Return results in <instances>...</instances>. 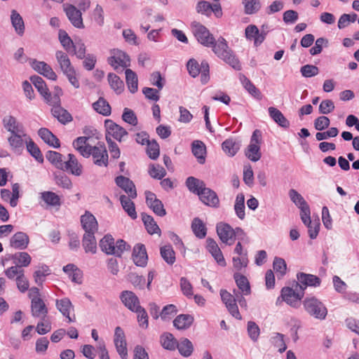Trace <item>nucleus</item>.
I'll return each mask as SVG.
<instances>
[{
	"mask_svg": "<svg viewBox=\"0 0 359 359\" xmlns=\"http://www.w3.org/2000/svg\"><path fill=\"white\" fill-rule=\"evenodd\" d=\"M111 54L112 55L108 58V63L117 72L119 67L126 68L130 66V57L126 53L118 49H114L111 50Z\"/></svg>",
	"mask_w": 359,
	"mask_h": 359,
	"instance_id": "obj_10",
	"label": "nucleus"
},
{
	"mask_svg": "<svg viewBox=\"0 0 359 359\" xmlns=\"http://www.w3.org/2000/svg\"><path fill=\"white\" fill-rule=\"evenodd\" d=\"M41 198L49 206H60L61 205L60 198L53 191H43L41 193Z\"/></svg>",
	"mask_w": 359,
	"mask_h": 359,
	"instance_id": "obj_43",
	"label": "nucleus"
},
{
	"mask_svg": "<svg viewBox=\"0 0 359 359\" xmlns=\"http://www.w3.org/2000/svg\"><path fill=\"white\" fill-rule=\"evenodd\" d=\"M160 253L163 260L168 264L172 265L175 262V252L170 245L161 247Z\"/></svg>",
	"mask_w": 359,
	"mask_h": 359,
	"instance_id": "obj_49",
	"label": "nucleus"
},
{
	"mask_svg": "<svg viewBox=\"0 0 359 359\" xmlns=\"http://www.w3.org/2000/svg\"><path fill=\"white\" fill-rule=\"evenodd\" d=\"M106 135H128V132L123 128L117 125L111 120H106L104 122Z\"/></svg>",
	"mask_w": 359,
	"mask_h": 359,
	"instance_id": "obj_45",
	"label": "nucleus"
},
{
	"mask_svg": "<svg viewBox=\"0 0 359 359\" xmlns=\"http://www.w3.org/2000/svg\"><path fill=\"white\" fill-rule=\"evenodd\" d=\"M244 11L247 15H252L257 13L261 8V4L259 0H243Z\"/></svg>",
	"mask_w": 359,
	"mask_h": 359,
	"instance_id": "obj_54",
	"label": "nucleus"
},
{
	"mask_svg": "<svg viewBox=\"0 0 359 359\" xmlns=\"http://www.w3.org/2000/svg\"><path fill=\"white\" fill-rule=\"evenodd\" d=\"M142 219L144 224V226L150 234L158 233L161 232L160 228L154 221V218L146 214L142 213Z\"/></svg>",
	"mask_w": 359,
	"mask_h": 359,
	"instance_id": "obj_44",
	"label": "nucleus"
},
{
	"mask_svg": "<svg viewBox=\"0 0 359 359\" xmlns=\"http://www.w3.org/2000/svg\"><path fill=\"white\" fill-rule=\"evenodd\" d=\"M210 47L218 57L229 64L234 69H241V64L238 60L236 58L224 38L220 36L217 41L215 39L214 43Z\"/></svg>",
	"mask_w": 359,
	"mask_h": 359,
	"instance_id": "obj_2",
	"label": "nucleus"
},
{
	"mask_svg": "<svg viewBox=\"0 0 359 359\" xmlns=\"http://www.w3.org/2000/svg\"><path fill=\"white\" fill-rule=\"evenodd\" d=\"M81 223L85 233H95L98 229V224L95 216L90 212L86 211V213L81 217Z\"/></svg>",
	"mask_w": 359,
	"mask_h": 359,
	"instance_id": "obj_21",
	"label": "nucleus"
},
{
	"mask_svg": "<svg viewBox=\"0 0 359 359\" xmlns=\"http://www.w3.org/2000/svg\"><path fill=\"white\" fill-rule=\"evenodd\" d=\"M65 12L73 26L79 29L84 28L83 23L82 14L80 10L77 9L73 5H67L64 8Z\"/></svg>",
	"mask_w": 359,
	"mask_h": 359,
	"instance_id": "obj_15",
	"label": "nucleus"
},
{
	"mask_svg": "<svg viewBox=\"0 0 359 359\" xmlns=\"http://www.w3.org/2000/svg\"><path fill=\"white\" fill-rule=\"evenodd\" d=\"M147 154L151 159H156L159 156V146L155 140H147Z\"/></svg>",
	"mask_w": 359,
	"mask_h": 359,
	"instance_id": "obj_57",
	"label": "nucleus"
},
{
	"mask_svg": "<svg viewBox=\"0 0 359 359\" xmlns=\"http://www.w3.org/2000/svg\"><path fill=\"white\" fill-rule=\"evenodd\" d=\"M68 160H65L62 170L68 171L72 175L80 176L82 174V166L74 154H68Z\"/></svg>",
	"mask_w": 359,
	"mask_h": 359,
	"instance_id": "obj_26",
	"label": "nucleus"
},
{
	"mask_svg": "<svg viewBox=\"0 0 359 359\" xmlns=\"http://www.w3.org/2000/svg\"><path fill=\"white\" fill-rule=\"evenodd\" d=\"M196 10L198 13L209 17L212 13V4L206 1H200L196 4Z\"/></svg>",
	"mask_w": 359,
	"mask_h": 359,
	"instance_id": "obj_61",
	"label": "nucleus"
},
{
	"mask_svg": "<svg viewBox=\"0 0 359 359\" xmlns=\"http://www.w3.org/2000/svg\"><path fill=\"white\" fill-rule=\"evenodd\" d=\"M129 196L122 195L120 196V201L123 210L127 212L128 216L135 219L137 218V212L134 203Z\"/></svg>",
	"mask_w": 359,
	"mask_h": 359,
	"instance_id": "obj_38",
	"label": "nucleus"
},
{
	"mask_svg": "<svg viewBox=\"0 0 359 359\" xmlns=\"http://www.w3.org/2000/svg\"><path fill=\"white\" fill-rule=\"evenodd\" d=\"M29 79L34 84V87L37 89L38 92L43 97L44 100L46 101V98L50 96V92L43 79L39 76L35 75L30 76Z\"/></svg>",
	"mask_w": 359,
	"mask_h": 359,
	"instance_id": "obj_33",
	"label": "nucleus"
},
{
	"mask_svg": "<svg viewBox=\"0 0 359 359\" xmlns=\"http://www.w3.org/2000/svg\"><path fill=\"white\" fill-rule=\"evenodd\" d=\"M55 57L63 74L68 73L69 70L74 69L68 55L65 53L62 50H57L55 53Z\"/></svg>",
	"mask_w": 359,
	"mask_h": 359,
	"instance_id": "obj_32",
	"label": "nucleus"
},
{
	"mask_svg": "<svg viewBox=\"0 0 359 359\" xmlns=\"http://www.w3.org/2000/svg\"><path fill=\"white\" fill-rule=\"evenodd\" d=\"M116 184L121 188L131 198L137 197V191L135 184L128 177L120 175L115 179Z\"/></svg>",
	"mask_w": 359,
	"mask_h": 359,
	"instance_id": "obj_19",
	"label": "nucleus"
},
{
	"mask_svg": "<svg viewBox=\"0 0 359 359\" xmlns=\"http://www.w3.org/2000/svg\"><path fill=\"white\" fill-rule=\"evenodd\" d=\"M149 173L154 179L161 180L166 175L165 170L160 165H151Z\"/></svg>",
	"mask_w": 359,
	"mask_h": 359,
	"instance_id": "obj_63",
	"label": "nucleus"
},
{
	"mask_svg": "<svg viewBox=\"0 0 359 359\" xmlns=\"http://www.w3.org/2000/svg\"><path fill=\"white\" fill-rule=\"evenodd\" d=\"M46 157L55 168L60 170L62 169L65 160L63 159V156L61 154L57 151H48L46 154Z\"/></svg>",
	"mask_w": 359,
	"mask_h": 359,
	"instance_id": "obj_46",
	"label": "nucleus"
},
{
	"mask_svg": "<svg viewBox=\"0 0 359 359\" xmlns=\"http://www.w3.org/2000/svg\"><path fill=\"white\" fill-rule=\"evenodd\" d=\"M298 282L296 287H299L300 290H304L308 286L317 287L320 284V279L316 276L312 274H307L304 273H299L297 274Z\"/></svg>",
	"mask_w": 359,
	"mask_h": 359,
	"instance_id": "obj_17",
	"label": "nucleus"
},
{
	"mask_svg": "<svg viewBox=\"0 0 359 359\" xmlns=\"http://www.w3.org/2000/svg\"><path fill=\"white\" fill-rule=\"evenodd\" d=\"M128 279L135 287L140 290L144 289L145 279L143 276H138L135 273H130L128 276Z\"/></svg>",
	"mask_w": 359,
	"mask_h": 359,
	"instance_id": "obj_64",
	"label": "nucleus"
},
{
	"mask_svg": "<svg viewBox=\"0 0 359 359\" xmlns=\"http://www.w3.org/2000/svg\"><path fill=\"white\" fill-rule=\"evenodd\" d=\"M11 20L17 34L22 36L25 32V24L21 15L16 11L13 10L11 13Z\"/></svg>",
	"mask_w": 359,
	"mask_h": 359,
	"instance_id": "obj_41",
	"label": "nucleus"
},
{
	"mask_svg": "<svg viewBox=\"0 0 359 359\" xmlns=\"http://www.w3.org/2000/svg\"><path fill=\"white\" fill-rule=\"evenodd\" d=\"M14 263L20 268L27 267L31 263V256L26 252H16L12 256Z\"/></svg>",
	"mask_w": 359,
	"mask_h": 359,
	"instance_id": "obj_47",
	"label": "nucleus"
},
{
	"mask_svg": "<svg viewBox=\"0 0 359 359\" xmlns=\"http://www.w3.org/2000/svg\"><path fill=\"white\" fill-rule=\"evenodd\" d=\"M194 317L189 314H180L173 320V325L177 330H187L194 323Z\"/></svg>",
	"mask_w": 359,
	"mask_h": 359,
	"instance_id": "obj_31",
	"label": "nucleus"
},
{
	"mask_svg": "<svg viewBox=\"0 0 359 359\" xmlns=\"http://www.w3.org/2000/svg\"><path fill=\"white\" fill-rule=\"evenodd\" d=\"M22 136H10L8 142L15 151V152L20 153L26 145L25 140L22 138Z\"/></svg>",
	"mask_w": 359,
	"mask_h": 359,
	"instance_id": "obj_56",
	"label": "nucleus"
},
{
	"mask_svg": "<svg viewBox=\"0 0 359 359\" xmlns=\"http://www.w3.org/2000/svg\"><path fill=\"white\" fill-rule=\"evenodd\" d=\"M32 314L34 317L40 318L44 320L48 314V309L45 303L39 297H34L32 299Z\"/></svg>",
	"mask_w": 359,
	"mask_h": 359,
	"instance_id": "obj_22",
	"label": "nucleus"
},
{
	"mask_svg": "<svg viewBox=\"0 0 359 359\" xmlns=\"http://www.w3.org/2000/svg\"><path fill=\"white\" fill-rule=\"evenodd\" d=\"M222 147L226 155L232 157L235 156L240 149V144L239 142L230 138L225 140L222 143Z\"/></svg>",
	"mask_w": 359,
	"mask_h": 359,
	"instance_id": "obj_42",
	"label": "nucleus"
},
{
	"mask_svg": "<svg viewBox=\"0 0 359 359\" xmlns=\"http://www.w3.org/2000/svg\"><path fill=\"white\" fill-rule=\"evenodd\" d=\"M82 245L86 253L90 252L95 254L97 251V242L95 237V233H84Z\"/></svg>",
	"mask_w": 359,
	"mask_h": 359,
	"instance_id": "obj_35",
	"label": "nucleus"
},
{
	"mask_svg": "<svg viewBox=\"0 0 359 359\" xmlns=\"http://www.w3.org/2000/svg\"><path fill=\"white\" fill-rule=\"evenodd\" d=\"M268 28V25L264 24L261 27V31L256 25H250L245 28V37L249 40H253L255 46H258L264 41L267 31L264 30V27Z\"/></svg>",
	"mask_w": 359,
	"mask_h": 359,
	"instance_id": "obj_8",
	"label": "nucleus"
},
{
	"mask_svg": "<svg viewBox=\"0 0 359 359\" xmlns=\"http://www.w3.org/2000/svg\"><path fill=\"white\" fill-rule=\"evenodd\" d=\"M288 195L292 203L299 209L308 206L306 201L304 197L295 189H291L288 191Z\"/></svg>",
	"mask_w": 359,
	"mask_h": 359,
	"instance_id": "obj_53",
	"label": "nucleus"
},
{
	"mask_svg": "<svg viewBox=\"0 0 359 359\" xmlns=\"http://www.w3.org/2000/svg\"><path fill=\"white\" fill-rule=\"evenodd\" d=\"M234 211L240 219L243 220L245 219V196L243 194L237 195L234 204Z\"/></svg>",
	"mask_w": 359,
	"mask_h": 359,
	"instance_id": "obj_48",
	"label": "nucleus"
},
{
	"mask_svg": "<svg viewBox=\"0 0 359 359\" xmlns=\"http://www.w3.org/2000/svg\"><path fill=\"white\" fill-rule=\"evenodd\" d=\"M193 34L198 43L205 47H210L214 43L215 37L209 29L201 23L194 21L191 25Z\"/></svg>",
	"mask_w": 359,
	"mask_h": 359,
	"instance_id": "obj_5",
	"label": "nucleus"
},
{
	"mask_svg": "<svg viewBox=\"0 0 359 359\" xmlns=\"http://www.w3.org/2000/svg\"><path fill=\"white\" fill-rule=\"evenodd\" d=\"M273 268L280 277H283L286 273L287 265L283 258L275 257L273 262Z\"/></svg>",
	"mask_w": 359,
	"mask_h": 359,
	"instance_id": "obj_60",
	"label": "nucleus"
},
{
	"mask_svg": "<svg viewBox=\"0 0 359 359\" xmlns=\"http://www.w3.org/2000/svg\"><path fill=\"white\" fill-rule=\"evenodd\" d=\"M296 289L297 287H296ZM304 292L300 290V292L294 290L292 287H285L281 290L280 297L282 301L285 302L290 306L297 308L299 305V301L304 297Z\"/></svg>",
	"mask_w": 359,
	"mask_h": 359,
	"instance_id": "obj_9",
	"label": "nucleus"
},
{
	"mask_svg": "<svg viewBox=\"0 0 359 359\" xmlns=\"http://www.w3.org/2000/svg\"><path fill=\"white\" fill-rule=\"evenodd\" d=\"M192 153L197 158L200 164L205 161L206 147L205 144L200 140H195L192 143Z\"/></svg>",
	"mask_w": 359,
	"mask_h": 359,
	"instance_id": "obj_29",
	"label": "nucleus"
},
{
	"mask_svg": "<svg viewBox=\"0 0 359 359\" xmlns=\"http://www.w3.org/2000/svg\"><path fill=\"white\" fill-rule=\"evenodd\" d=\"M120 299L124 306L130 311L134 312L140 309V303L137 296L132 291L123 290L120 294Z\"/></svg>",
	"mask_w": 359,
	"mask_h": 359,
	"instance_id": "obj_13",
	"label": "nucleus"
},
{
	"mask_svg": "<svg viewBox=\"0 0 359 359\" xmlns=\"http://www.w3.org/2000/svg\"><path fill=\"white\" fill-rule=\"evenodd\" d=\"M55 305L58 311L68 319L69 323L75 321V316L74 315L73 317L70 316V312L74 310V306L69 299L62 298L61 299H57Z\"/></svg>",
	"mask_w": 359,
	"mask_h": 359,
	"instance_id": "obj_24",
	"label": "nucleus"
},
{
	"mask_svg": "<svg viewBox=\"0 0 359 359\" xmlns=\"http://www.w3.org/2000/svg\"><path fill=\"white\" fill-rule=\"evenodd\" d=\"M29 243L28 235L22 231H18L13 234L10 238V246L16 250H25Z\"/></svg>",
	"mask_w": 359,
	"mask_h": 359,
	"instance_id": "obj_20",
	"label": "nucleus"
},
{
	"mask_svg": "<svg viewBox=\"0 0 359 359\" xmlns=\"http://www.w3.org/2000/svg\"><path fill=\"white\" fill-rule=\"evenodd\" d=\"M206 243L208 250L214 257L217 263L222 266H225L226 264V261L216 241L212 238H208Z\"/></svg>",
	"mask_w": 359,
	"mask_h": 359,
	"instance_id": "obj_23",
	"label": "nucleus"
},
{
	"mask_svg": "<svg viewBox=\"0 0 359 359\" xmlns=\"http://www.w3.org/2000/svg\"><path fill=\"white\" fill-rule=\"evenodd\" d=\"M248 334L250 339L256 342L260 334V329L259 326L253 321H249L247 326Z\"/></svg>",
	"mask_w": 359,
	"mask_h": 359,
	"instance_id": "obj_59",
	"label": "nucleus"
},
{
	"mask_svg": "<svg viewBox=\"0 0 359 359\" xmlns=\"http://www.w3.org/2000/svg\"><path fill=\"white\" fill-rule=\"evenodd\" d=\"M200 200L205 205L217 208L219 205V199L215 191L205 187L198 195Z\"/></svg>",
	"mask_w": 359,
	"mask_h": 359,
	"instance_id": "obj_18",
	"label": "nucleus"
},
{
	"mask_svg": "<svg viewBox=\"0 0 359 359\" xmlns=\"http://www.w3.org/2000/svg\"><path fill=\"white\" fill-rule=\"evenodd\" d=\"M126 80L130 93H135L138 89V79L137 76L135 72L130 69H126Z\"/></svg>",
	"mask_w": 359,
	"mask_h": 359,
	"instance_id": "obj_39",
	"label": "nucleus"
},
{
	"mask_svg": "<svg viewBox=\"0 0 359 359\" xmlns=\"http://www.w3.org/2000/svg\"><path fill=\"white\" fill-rule=\"evenodd\" d=\"M133 259L134 263L141 267L147 265L148 257L146 248L142 244H137L133 248Z\"/></svg>",
	"mask_w": 359,
	"mask_h": 359,
	"instance_id": "obj_25",
	"label": "nucleus"
},
{
	"mask_svg": "<svg viewBox=\"0 0 359 359\" xmlns=\"http://www.w3.org/2000/svg\"><path fill=\"white\" fill-rule=\"evenodd\" d=\"M271 341L275 346L278 347V351L280 353H283L287 348L283 334L275 333L274 336L271 337Z\"/></svg>",
	"mask_w": 359,
	"mask_h": 359,
	"instance_id": "obj_62",
	"label": "nucleus"
},
{
	"mask_svg": "<svg viewBox=\"0 0 359 359\" xmlns=\"http://www.w3.org/2000/svg\"><path fill=\"white\" fill-rule=\"evenodd\" d=\"M161 343L163 347L168 350H175L177 347L178 342L170 333H164L161 337Z\"/></svg>",
	"mask_w": 359,
	"mask_h": 359,
	"instance_id": "obj_51",
	"label": "nucleus"
},
{
	"mask_svg": "<svg viewBox=\"0 0 359 359\" xmlns=\"http://www.w3.org/2000/svg\"><path fill=\"white\" fill-rule=\"evenodd\" d=\"M216 230L220 240L226 245H232L235 240L234 229L226 223L219 222L217 224Z\"/></svg>",
	"mask_w": 359,
	"mask_h": 359,
	"instance_id": "obj_11",
	"label": "nucleus"
},
{
	"mask_svg": "<svg viewBox=\"0 0 359 359\" xmlns=\"http://www.w3.org/2000/svg\"><path fill=\"white\" fill-rule=\"evenodd\" d=\"M100 247L106 254L114 255L117 257H121L125 250H130V245H127L123 240L119 239L115 243L114 238L109 234L104 236L100 240Z\"/></svg>",
	"mask_w": 359,
	"mask_h": 359,
	"instance_id": "obj_4",
	"label": "nucleus"
},
{
	"mask_svg": "<svg viewBox=\"0 0 359 359\" xmlns=\"http://www.w3.org/2000/svg\"><path fill=\"white\" fill-rule=\"evenodd\" d=\"M79 59H83L86 55V46L81 39L76 40L71 53Z\"/></svg>",
	"mask_w": 359,
	"mask_h": 359,
	"instance_id": "obj_58",
	"label": "nucleus"
},
{
	"mask_svg": "<svg viewBox=\"0 0 359 359\" xmlns=\"http://www.w3.org/2000/svg\"><path fill=\"white\" fill-rule=\"evenodd\" d=\"M262 136H252L249 145L245 151L246 157L252 162L258 161L262 157Z\"/></svg>",
	"mask_w": 359,
	"mask_h": 359,
	"instance_id": "obj_7",
	"label": "nucleus"
},
{
	"mask_svg": "<svg viewBox=\"0 0 359 359\" xmlns=\"http://www.w3.org/2000/svg\"><path fill=\"white\" fill-rule=\"evenodd\" d=\"M180 354L184 357H189L194 351V346L191 341L185 338L181 340L177 344V347Z\"/></svg>",
	"mask_w": 359,
	"mask_h": 359,
	"instance_id": "obj_55",
	"label": "nucleus"
},
{
	"mask_svg": "<svg viewBox=\"0 0 359 359\" xmlns=\"http://www.w3.org/2000/svg\"><path fill=\"white\" fill-rule=\"evenodd\" d=\"M220 296L222 302L226 305V309L231 316L236 319L241 320L242 317L239 313L238 306L235 303L233 294H231L226 290H221Z\"/></svg>",
	"mask_w": 359,
	"mask_h": 359,
	"instance_id": "obj_12",
	"label": "nucleus"
},
{
	"mask_svg": "<svg viewBox=\"0 0 359 359\" xmlns=\"http://www.w3.org/2000/svg\"><path fill=\"white\" fill-rule=\"evenodd\" d=\"M31 66L39 74L43 75L47 79L53 81H55L57 79L56 74L53 72L51 67L45 62L32 60Z\"/></svg>",
	"mask_w": 359,
	"mask_h": 359,
	"instance_id": "obj_16",
	"label": "nucleus"
},
{
	"mask_svg": "<svg viewBox=\"0 0 359 359\" xmlns=\"http://www.w3.org/2000/svg\"><path fill=\"white\" fill-rule=\"evenodd\" d=\"M109 84L116 94H121L124 90L123 81L115 74L109 73L107 76Z\"/></svg>",
	"mask_w": 359,
	"mask_h": 359,
	"instance_id": "obj_40",
	"label": "nucleus"
},
{
	"mask_svg": "<svg viewBox=\"0 0 359 359\" xmlns=\"http://www.w3.org/2000/svg\"><path fill=\"white\" fill-rule=\"evenodd\" d=\"M50 105L53 107L51 109L53 116L60 123H66L72 121V117L71 114L66 109L62 108L60 104Z\"/></svg>",
	"mask_w": 359,
	"mask_h": 359,
	"instance_id": "obj_28",
	"label": "nucleus"
},
{
	"mask_svg": "<svg viewBox=\"0 0 359 359\" xmlns=\"http://www.w3.org/2000/svg\"><path fill=\"white\" fill-rule=\"evenodd\" d=\"M93 108L97 112L104 116H109L111 114V107L103 97H100L97 102L93 103Z\"/></svg>",
	"mask_w": 359,
	"mask_h": 359,
	"instance_id": "obj_52",
	"label": "nucleus"
},
{
	"mask_svg": "<svg viewBox=\"0 0 359 359\" xmlns=\"http://www.w3.org/2000/svg\"><path fill=\"white\" fill-rule=\"evenodd\" d=\"M4 127L12 135H19L24 133V128L16 118L13 116H6L3 119Z\"/></svg>",
	"mask_w": 359,
	"mask_h": 359,
	"instance_id": "obj_27",
	"label": "nucleus"
},
{
	"mask_svg": "<svg viewBox=\"0 0 359 359\" xmlns=\"http://www.w3.org/2000/svg\"><path fill=\"white\" fill-rule=\"evenodd\" d=\"M305 311L311 317L323 320L327 316V309L320 299L316 297H307L303 301Z\"/></svg>",
	"mask_w": 359,
	"mask_h": 359,
	"instance_id": "obj_3",
	"label": "nucleus"
},
{
	"mask_svg": "<svg viewBox=\"0 0 359 359\" xmlns=\"http://www.w3.org/2000/svg\"><path fill=\"white\" fill-rule=\"evenodd\" d=\"M187 66L189 73L192 77L195 78L201 73V82L206 83L208 81L210 67L208 62L202 61L201 65H199L195 59H190Z\"/></svg>",
	"mask_w": 359,
	"mask_h": 359,
	"instance_id": "obj_6",
	"label": "nucleus"
},
{
	"mask_svg": "<svg viewBox=\"0 0 359 359\" xmlns=\"http://www.w3.org/2000/svg\"><path fill=\"white\" fill-rule=\"evenodd\" d=\"M145 194L146 203L153 212L158 216H165L166 215V211L161 201L158 199L156 195L151 191H147L145 192Z\"/></svg>",
	"mask_w": 359,
	"mask_h": 359,
	"instance_id": "obj_14",
	"label": "nucleus"
},
{
	"mask_svg": "<svg viewBox=\"0 0 359 359\" xmlns=\"http://www.w3.org/2000/svg\"><path fill=\"white\" fill-rule=\"evenodd\" d=\"M191 229L195 236L199 238H203L206 236V228L203 221L196 217L191 223Z\"/></svg>",
	"mask_w": 359,
	"mask_h": 359,
	"instance_id": "obj_50",
	"label": "nucleus"
},
{
	"mask_svg": "<svg viewBox=\"0 0 359 359\" xmlns=\"http://www.w3.org/2000/svg\"><path fill=\"white\" fill-rule=\"evenodd\" d=\"M233 278L239 291L244 295H249L251 293V289L248 278L238 273H234Z\"/></svg>",
	"mask_w": 359,
	"mask_h": 359,
	"instance_id": "obj_34",
	"label": "nucleus"
},
{
	"mask_svg": "<svg viewBox=\"0 0 359 359\" xmlns=\"http://www.w3.org/2000/svg\"><path fill=\"white\" fill-rule=\"evenodd\" d=\"M186 185L191 192L196 194L198 196L201 191L205 187V184L203 181L194 177H189L186 180Z\"/></svg>",
	"mask_w": 359,
	"mask_h": 359,
	"instance_id": "obj_37",
	"label": "nucleus"
},
{
	"mask_svg": "<svg viewBox=\"0 0 359 359\" xmlns=\"http://www.w3.org/2000/svg\"><path fill=\"white\" fill-rule=\"evenodd\" d=\"M97 136H79L73 142L74 147L85 158L92 156L93 163L98 166H107L108 154L104 143Z\"/></svg>",
	"mask_w": 359,
	"mask_h": 359,
	"instance_id": "obj_1",
	"label": "nucleus"
},
{
	"mask_svg": "<svg viewBox=\"0 0 359 359\" xmlns=\"http://www.w3.org/2000/svg\"><path fill=\"white\" fill-rule=\"evenodd\" d=\"M268 110L270 117L280 127L287 128L290 126L289 121L279 109L270 107Z\"/></svg>",
	"mask_w": 359,
	"mask_h": 359,
	"instance_id": "obj_30",
	"label": "nucleus"
},
{
	"mask_svg": "<svg viewBox=\"0 0 359 359\" xmlns=\"http://www.w3.org/2000/svg\"><path fill=\"white\" fill-rule=\"evenodd\" d=\"M26 148L29 154L39 163H43V156L39 147L31 139L25 140Z\"/></svg>",
	"mask_w": 359,
	"mask_h": 359,
	"instance_id": "obj_36",
	"label": "nucleus"
}]
</instances>
